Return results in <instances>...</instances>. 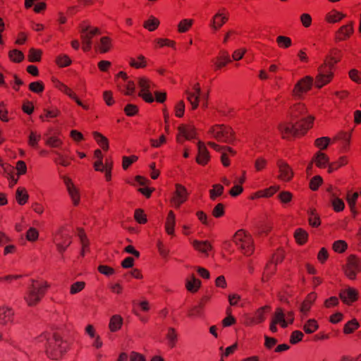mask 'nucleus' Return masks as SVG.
Segmentation results:
<instances>
[{
  "label": "nucleus",
  "mask_w": 361,
  "mask_h": 361,
  "mask_svg": "<svg viewBox=\"0 0 361 361\" xmlns=\"http://www.w3.org/2000/svg\"><path fill=\"white\" fill-rule=\"evenodd\" d=\"M202 314L203 308L198 305L191 307L188 312V316L192 318L201 317Z\"/></svg>",
  "instance_id": "nucleus-61"
},
{
  "label": "nucleus",
  "mask_w": 361,
  "mask_h": 361,
  "mask_svg": "<svg viewBox=\"0 0 361 361\" xmlns=\"http://www.w3.org/2000/svg\"><path fill=\"white\" fill-rule=\"evenodd\" d=\"M285 317L286 314L284 313L283 310L281 307H277L271 321L280 324L282 328H286L288 326V323L285 319Z\"/></svg>",
  "instance_id": "nucleus-30"
},
{
  "label": "nucleus",
  "mask_w": 361,
  "mask_h": 361,
  "mask_svg": "<svg viewBox=\"0 0 361 361\" xmlns=\"http://www.w3.org/2000/svg\"><path fill=\"white\" fill-rule=\"evenodd\" d=\"M233 241L243 255L250 256L255 251L254 240L245 230L240 229L235 232Z\"/></svg>",
  "instance_id": "nucleus-4"
},
{
  "label": "nucleus",
  "mask_w": 361,
  "mask_h": 361,
  "mask_svg": "<svg viewBox=\"0 0 361 361\" xmlns=\"http://www.w3.org/2000/svg\"><path fill=\"white\" fill-rule=\"evenodd\" d=\"M314 117L310 115L307 118H303L299 121L282 122L278 126V130L283 139L291 140L295 137L306 134L307 130L313 126Z\"/></svg>",
  "instance_id": "nucleus-1"
},
{
  "label": "nucleus",
  "mask_w": 361,
  "mask_h": 361,
  "mask_svg": "<svg viewBox=\"0 0 361 361\" xmlns=\"http://www.w3.org/2000/svg\"><path fill=\"white\" fill-rule=\"evenodd\" d=\"M41 341H46L45 353L47 357L51 360L61 359L66 353L68 345L58 333L43 334L39 336Z\"/></svg>",
  "instance_id": "nucleus-2"
},
{
  "label": "nucleus",
  "mask_w": 361,
  "mask_h": 361,
  "mask_svg": "<svg viewBox=\"0 0 361 361\" xmlns=\"http://www.w3.org/2000/svg\"><path fill=\"white\" fill-rule=\"evenodd\" d=\"M189 193L186 188L180 184L175 185V191L171 199V203L175 208H179L181 204L185 203L188 199Z\"/></svg>",
  "instance_id": "nucleus-11"
},
{
  "label": "nucleus",
  "mask_w": 361,
  "mask_h": 361,
  "mask_svg": "<svg viewBox=\"0 0 361 361\" xmlns=\"http://www.w3.org/2000/svg\"><path fill=\"white\" fill-rule=\"evenodd\" d=\"M330 140L331 139L329 137H319L314 140V145L321 150H323L328 147Z\"/></svg>",
  "instance_id": "nucleus-55"
},
{
  "label": "nucleus",
  "mask_w": 361,
  "mask_h": 361,
  "mask_svg": "<svg viewBox=\"0 0 361 361\" xmlns=\"http://www.w3.org/2000/svg\"><path fill=\"white\" fill-rule=\"evenodd\" d=\"M313 79L310 76H305L298 81L293 90V96L297 98H301L304 94L307 93L312 87Z\"/></svg>",
  "instance_id": "nucleus-13"
},
{
  "label": "nucleus",
  "mask_w": 361,
  "mask_h": 361,
  "mask_svg": "<svg viewBox=\"0 0 361 361\" xmlns=\"http://www.w3.org/2000/svg\"><path fill=\"white\" fill-rule=\"evenodd\" d=\"M360 326V324L357 319H353L348 322L343 327V333L345 334H350L353 333Z\"/></svg>",
  "instance_id": "nucleus-48"
},
{
  "label": "nucleus",
  "mask_w": 361,
  "mask_h": 361,
  "mask_svg": "<svg viewBox=\"0 0 361 361\" xmlns=\"http://www.w3.org/2000/svg\"><path fill=\"white\" fill-rule=\"evenodd\" d=\"M159 24V20L154 16H151L147 20L144 22L143 27L149 32H153L158 28Z\"/></svg>",
  "instance_id": "nucleus-39"
},
{
  "label": "nucleus",
  "mask_w": 361,
  "mask_h": 361,
  "mask_svg": "<svg viewBox=\"0 0 361 361\" xmlns=\"http://www.w3.org/2000/svg\"><path fill=\"white\" fill-rule=\"evenodd\" d=\"M224 186L221 184H214L212 189L209 190V197L212 200L214 201L217 197H220L224 193Z\"/></svg>",
  "instance_id": "nucleus-44"
},
{
  "label": "nucleus",
  "mask_w": 361,
  "mask_h": 361,
  "mask_svg": "<svg viewBox=\"0 0 361 361\" xmlns=\"http://www.w3.org/2000/svg\"><path fill=\"white\" fill-rule=\"evenodd\" d=\"M228 15L218 12L214 16L210 25L214 30H217L220 29L221 27L228 21Z\"/></svg>",
  "instance_id": "nucleus-25"
},
{
  "label": "nucleus",
  "mask_w": 361,
  "mask_h": 361,
  "mask_svg": "<svg viewBox=\"0 0 361 361\" xmlns=\"http://www.w3.org/2000/svg\"><path fill=\"white\" fill-rule=\"evenodd\" d=\"M197 155L196 161L198 164L205 166L210 160V155L204 142L199 141L197 142Z\"/></svg>",
  "instance_id": "nucleus-18"
},
{
  "label": "nucleus",
  "mask_w": 361,
  "mask_h": 361,
  "mask_svg": "<svg viewBox=\"0 0 361 361\" xmlns=\"http://www.w3.org/2000/svg\"><path fill=\"white\" fill-rule=\"evenodd\" d=\"M231 62L229 54L225 50L220 51L218 56L212 60L214 71L221 70Z\"/></svg>",
  "instance_id": "nucleus-16"
},
{
  "label": "nucleus",
  "mask_w": 361,
  "mask_h": 361,
  "mask_svg": "<svg viewBox=\"0 0 361 361\" xmlns=\"http://www.w3.org/2000/svg\"><path fill=\"white\" fill-rule=\"evenodd\" d=\"M54 153L57 155V157L54 159L55 164L65 167L70 166L71 161L66 156L63 155L57 151H54Z\"/></svg>",
  "instance_id": "nucleus-53"
},
{
  "label": "nucleus",
  "mask_w": 361,
  "mask_h": 361,
  "mask_svg": "<svg viewBox=\"0 0 361 361\" xmlns=\"http://www.w3.org/2000/svg\"><path fill=\"white\" fill-rule=\"evenodd\" d=\"M339 297L343 303L351 305L358 298V292L353 288H348L341 290Z\"/></svg>",
  "instance_id": "nucleus-19"
},
{
  "label": "nucleus",
  "mask_w": 361,
  "mask_h": 361,
  "mask_svg": "<svg viewBox=\"0 0 361 361\" xmlns=\"http://www.w3.org/2000/svg\"><path fill=\"white\" fill-rule=\"evenodd\" d=\"M112 39L107 36L101 37L97 46V49L100 54H105L109 52L112 49Z\"/></svg>",
  "instance_id": "nucleus-26"
},
{
  "label": "nucleus",
  "mask_w": 361,
  "mask_h": 361,
  "mask_svg": "<svg viewBox=\"0 0 361 361\" xmlns=\"http://www.w3.org/2000/svg\"><path fill=\"white\" fill-rule=\"evenodd\" d=\"M200 94L201 87L199 82L195 83L191 89L185 91L187 100L191 104L192 110H195L198 107Z\"/></svg>",
  "instance_id": "nucleus-15"
},
{
  "label": "nucleus",
  "mask_w": 361,
  "mask_h": 361,
  "mask_svg": "<svg viewBox=\"0 0 361 361\" xmlns=\"http://www.w3.org/2000/svg\"><path fill=\"white\" fill-rule=\"evenodd\" d=\"M279 174L278 178L282 181L288 182L293 177V172L290 166L284 161L280 159L277 161Z\"/></svg>",
  "instance_id": "nucleus-17"
},
{
  "label": "nucleus",
  "mask_w": 361,
  "mask_h": 361,
  "mask_svg": "<svg viewBox=\"0 0 361 361\" xmlns=\"http://www.w3.org/2000/svg\"><path fill=\"white\" fill-rule=\"evenodd\" d=\"M45 144L53 148H59L61 147L63 142L60 138L56 136H51L47 139Z\"/></svg>",
  "instance_id": "nucleus-57"
},
{
  "label": "nucleus",
  "mask_w": 361,
  "mask_h": 361,
  "mask_svg": "<svg viewBox=\"0 0 361 361\" xmlns=\"http://www.w3.org/2000/svg\"><path fill=\"white\" fill-rule=\"evenodd\" d=\"M276 42L279 48L288 49L292 45V40L289 37L279 35L276 37Z\"/></svg>",
  "instance_id": "nucleus-47"
},
{
  "label": "nucleus",
  "mask_w": 361,
  "mask_h": 361,
  "mask_svg": "<svg viewBox=\"0 0 361 361\" xmlns=\"http://www.w3.org/2000/svg\"><path fill=\"white\" fill-rule=\"evenodd\" d=\"M267 309H269V307L267 305L257 309L252 317L247 319L246 324L252 326L263 322L266 319L265 310Z\"/></svg>",
  "instance_id": "nucleus-22"
},
{
  "label": "nucleus",
  "mask_w": 361,
  "mask_h": 361,
  "mask_svg": "<svg viewBox=\"0 0 361 361\" xmlns=\"http://www.w3.org/2000/svg\"><path fill=\"white\" fill-rule=\"evenodd\" d=\"M92 135L95 141L103 149V150L107 151L109 147L108 139L97 131L93 132Z\"/></svg>",
  "instance_id": "nucleus-36"
},
{
  "label": "nucleus",
  "mask_w": 361,
  "mask_h": 361,
  "mask_svg": "<svg viewBox=\"0 0 361 361\" xmlns=\"http://www.w3.org/2000/svg\"><path fill=\"white\" fill-rule=\"evenodd\" d=\"M157 247L159 255L163 258H166L169 254V249L163 243L161 240H158Z\"/></svg>",
  "instance_id": "nucleus-63"
},
{
  "label": "nucleus",
  "mask_w": 361,
  "mask_h": 361,
  "mask_svg": "<svg viewBox=\"0 0 361 361\" xmlns=\"http://www.w3.org/2000/svg\"><path fill=\"white\" fill-rule=\"evenodd\" d=\"M329 161V157L321 151L317 152L312 157V162H314L315 165L321 169L326 168Z\"/></svg>",
  "instance_id": "nucleus-28"
},
{
  "label": "nucleus",
  "mask_w": 361,
  "mask_h": 361,
  "mask_svg": "<svg viewBox=\"0 0 361 361\" xmlns=\"http://www.w3.org/2000/svg\"><path fill=\"white\" fill-rule=\"evenodd\" d=\"M60 111L57 108H52L51 109H44V114L39 116L42 121H45L47 118H53L59 116Z\"/></svg>",
  "instance_id": "nucleus-51"
},
{
  "label": "nucleus",
  "mask_w": 361,
  "mask_h": 361,
  "mask_svg": "<svg viewBox=\"0 0 361 361\" xmlns=\"http://www.w3.org/2000/svg\"><path fill=\"white\" fill-rule=\"evenodd\" d=\"M334 77V72L326 66H320L318 68V74L316 76L314 85L317 88H322L323 86L329 83Z\"/></svg>",
  "instance_id": "nucleus-12"
},
{
  "label": "nucleus",
  "mask_w": 361,
  "mask_h": 361,
  "mask_svg": "<svg viewBox=\"0 0 361 361\" xmlns=\"http://www.w3.org/2000/svg\"><path fill=\"white\" fill-rule=\"evenodd\" d=\"M54 242L56 245L57 250L63 253L71 243L70 232L65 227H61L56 232L54 237Z\"/></svg>",
  "instance_id": "nucleus-7"
},
{
  "label": "nucleus",
  "mask_w": 361,
  "mask_h": 361,
  "mask_svg": "<svg viewBox=\"0 0 361 361\" xmlns=\"http://www.w3.org/2000/svg\"><path fill=\"white\" fill-rule=\"evenodd\" d=\"M353 23L351 21L348 24L341 26L336 33V39L337 41H344L350 38L353 34Z\"/></svg>",
  "instance_id": "nucleus-20"
},
{
  "label": "nucleus",
  "mask_w": 361,
  "mask_h": 361,
  "mask_svg": "<svg viewBox=\"0 0 361 361\" xmlns=\"http://www.w3.org/2000/svg\"><path fill=\"white\" fill-rule=\"evenodd\" d=\"M85 287V283L84 281H76L73 283L70 287V293L75 295L81 292Z\"/></svg>",
  "instance_id": "nucleus-59"
},
{
  "label": "nucleus",
  "mask_w": 361,
  "mask_h": 361,
  "mask_svg": "<svg viewBox=\"0 0 361 361\" xmlns=\"http://www.w3.org/2000/svg\"><path fill=\"white\" fill-rule=\"evenodd\" d=\"M294 238L297 243L302 245L307 241L308 233L305 230L299 228L295 231Z\"/></svg>",
  "instance_id": "nucleus-40"
},
{
  "label": "nucleus",
  "mask_w": 361,
  "mask_h": 361,
  "mask_svg": "<svg viewBox=\"0 0 361 361\" xmlns=\"http://www.w3.org/2000/svg\"><path fill=\"white\" fill-rule=\"evenodd\" d=\"M192 245L195 250L202 253H207V252L211 250L212 248V245L207 240L199 241L195 240L193 241Z\"/></svg>",
  "instance_id": "nucleus-37"
},
{
  "label": "nucleus",
  "mask_w": 361,
  "mask_h": 361,
  "mask_svg": "<svg viewBox=\"0 0 361 361\" xmlns=\"http://www.w3.org/2000/svg\"><path fill=\"white\" fill-rule=\"evenodd\" d=\"M9 59L14 63H20L23 61L25 56L23 53L18 49H12L8 52Z\"/></svg>",
  "instance_id": "nucleus-45"
},
{
  "label": "nucleus",
  "mask_w": 361,
  "mask_h": 361,
  "mask_svg": "<svg viewBox=\"0 0 361 361\" xmlns=\"http://www.w3.org/2000/svg\"><path fill=\"white\" fill-rule=\"evenodd\" d=\"M42 51L40 49L31 48L29 50L27 58L30 62H39L42 59Z\"/></svg>",
  "instance_id": "nucleus-50"
},
{
  "label": "nucleus",
  "mask_w": 361,
  "mask_h": 361,
  "mask_svg": "<svg viewBox=\"0 0 361 361\" xmlns=\"http://www.w3.org/2000/svg\"><path fill=\"white\" fill-rule=\"evenodd\" d=\"M341 58V51L337 49L331 50L322 66H326L333 71L334 66L340 61Z\"/></svg>",
  "instance_id": "nucleus-24"
},
{
  "label": "nucleus",
  "mask_w": 361,
  "mask_h": 361,
  "mask_svg": "<svg viewBox=\"0 0 361 361\" xmlns=\"http://www.w3.org/2000/svg\"><path fill=\"white\" fill-rule=\"evenodd\" d=\"M29 90L36 94H41L44 90V85L42 81H35L29 85Z\"/></svg>",
  "instance_id": "nucleus-52"
},
{
  "label": "nucleus",
  "mask_w": 361,
  "mask_h": 361,
  "mask_svg": "<svg viewBox=\"0 0 361 361\" xmlns=\"http://www.w3.org/2000/svg\"><path fill=\"white\" fill-rule=\"evenodd\" d=\"M208 134L219 142L231 143L235 140L233 129L224 124L213 126L208 131Z\"/></svg>",
  "instance_id": "nucleus-5"
},
{
  "label": "nucleus",
  "mask_w": 361,
  "mask_h": 361,
  "mask_svg": "<svg viewBox=\"0 0 361 361\" xmlns=\"http://www.w3.org/2000/svg\"><path fill=\"white\" fill-rule=\"evenodd\" d=\"M129 64L135 68H143L147 66V59L143 55L140 54L137 56V59L130 58Z\"/></svg>",
  "instance_id": "nucleus-41"
},
{
  "label": "nucleus",
  "mask_w": 361,
  "mask_h": 361,
  "mask_svg": "<svg viewBox=\"0 0 361 361\" xmlns=\"http://www.w3.org/2000/svg\"><path fill=\"white\" fill-rule=\"evenodd\" d=\"M345 17V15L336 10H332L326 16V20L330 23H335L341 21Z\"/></svg>",
  "instance_id": "nucleus-38"
},
{
  "label": "nucleus",
  "mask_w": 361,
  "mask_h": 361,
  "mask_svg": "<svg viewBox=\"0 0 361 361\" xmlns=\"http://www.w3.org/2000/svg\"><path fill=\"white\" fill-rule=\"evenodd\" d=\"M361 272V259L356 255H350L344 267L345 275L350 280H355L357 274Z\"/></svg>",
  "instance_id": "nucleus-8"
},
{
  "label": "nucleus",
  "mask_w": 361,
  "mask_h": 361,
  "mask_svg": "<svg viewBox=\"0 0 361 361\" xmlns=\"http://www.w3.org/2000/svg\"><path fill=\"white\" fill-rule=\"evenodd\" d=\"M350 138H351V133H348V132H341L336 136V139L343 140L344 142L343 147L345 149H348Z\"/></svg>",
  "instance_id": "nucleus-56"
},
{
  "label": "nucleus",
  "mask_w": 361,
  "mask_h": 361,
  "mask_svg": "<svg viewBox=\"0 0 361 361\" xmlns=\"http://www.w3.org/2000/svg\"><path fill=\"white\" fill-rule=\"evenodd\" d=\"M119 90L126 95H133L135 92V84L133 81L126 80V81L118 82Z\"/></svg>",
  "instance_id": "nucleus-27"
},
{
  "label": "nucleus",
  "mask_w": 361,
  "mask_h": 361,
  "mask_svg": "<svg viewBox=\"0 0 361 361\" xmlns=\"http://www.w3.org/2000/svg\"><path fill=\"white\" fill-rule=\"evenodd\" d=\"M49 287L46 281L32 279L24 295L27 305L29 307L37 305L45 295Z\"/></svg>",
  "instance_id": "nucleus-3"
},
{
  "label": "nucleus",
  "mask_w": 361,
  "mask_h": 361,
  "mask_svg": "<svg viewBox=\"0 0 361 361\" xmlns=\"http://www.w3.org/2000/svg\"><path fill=\"white\" fill-rule=\"evenodd\" d=\"M349 78L355 82L361 84V72L358 70L353 68L348 73Z\"/></svg>",
  "instance_id": "nucleus-64"
},
{
  "label": "nucleus",
  "mask_w": 361,
  "mask_h": 361,
  "mask_svg": "<svg viewBox=\"0 0 361 361\" xmlns=\"http://www.w3.org/2000/svg\"><path fill=\"white\" fill-rule=\"evenodd\" d=\"M29 199V195L25 188L19 187L16 192V200L20 205H24Z\"/></svg>",
  "instance_id": "nucleus-32"
},
{
  "label": "nucleus",
  "mask_w": 361,
  "mask_h": 361,
  "mask_svg": "<svg viewBox=\"0 0 361 361\" xmlns=\"http://www.w3.org/2000/svg\"><path fill=\"white\" fill-rule=\"evenodd\" d=\"M358 197L359 193L357 192L352 195L348 194L347 196V202L352 212H355V204Z\"/></svg>",
  "instance_id": "nucleus-60"
},
{
  "label": "nucleus",
  "mask_w": 361,
  "mask_h": 361,
  "mask_svg": "<svg viewBox=\"0 0 361 361\" xmlns=\"http://www.w3.org/2000/svg\"><path fill=\"white\" fill-rule=\"evenodd\" d=\"M156 48H162L164 47H169L176 49V43L175 41L167 38H157L154 40Z\"/></svg>",
  "instance_id": "nucleus-42"
},
{
  "label": "nucleus",
  "mask_w": 361,
  "mask_h": 361,
  "mask_svg": "<svg viewBox=\"0 0 361 361\" xmlns=\"http://www.w3.org/2000/svg\"><path fill=\"white\" fill-rule=\"evenodd\" d=\"M176 142L183 144L185 140H190L196 138L197 132L194 126L190 124H181L178 127Z\"/></svg>",
  "instance_id": "nucleus-10"
},
{
  "label": "nucleus",
  "mask_w": 361,
  "mask_h": 361,
  "mask_svg": "<svg viewBox=\"0 0 361 361\" xmlns=\"http://www.w3.org/2000/svg\"><path fill=\"white\" fill-rule=\"evenodd\" d=\"M308 222L312 227L317 228L320 226L321 219L315 209L308 212Z\"/></svg>",
  "instance_id": "nucleus-34"
},
{
  "label": "nucleus",
  "mask_w": 361,
  "mask_h": 361,
  "mask_svg": "<svg viewBox=\"0 0 361 361\" xmlns=\"http://www.w3.org/2000/svg\"><path fill=\"white\" fill-rule=\"evenodd\" d=\"M332 248L337 253H343L347 250L348 244L345 240H336L333 243Z\"/></svg>",
  "instance_id": "nucleus-54"
},
{
  "label": "nucleus",
  "mask_w": 361,
  "mask_h": 361,
  "mask_svg": "<svg viewBox=\"0 0 361 361\" xmlns=\"http://www.w3.org/2000/svg\"><path fill=\"white\" fill-rule=\"evenodd\" d=\"M177 333L176 329L173 327H170L168 329V332L166 334V338L168 340V343L170 348H173L175 347L176 343L177 342Z\"/></svg>",
  "instance_id": "nucleus-49"
},
{
  "label": "nucleus",
  "mask_w": 361,
  "mask_h": 361,
  "mask_svg": "<svg viewBox=\"0 0 361 361\" xmlns=\"http://www.w3.org/2000/svg\"><path fill=\"white\" fill-rule=\"evenodd\" d=\"M307 109L305 104L296 103L290 107L288 111V115L291 121H299L303 118H307L309 116H306Z\"/></svg>",
  "instance_id": "nucleus-14"
},
{
  "label": "nucleus",
  "mask_w": 361,
  "mask_h": 361,
  "mask_svg": "<svg viewBox=\"0 0 361 361\" xmlns=\"http://www.w3.org/2000/svg\"><path fill=\"white\" fill-rule=\"evenodd\" d=\"M194 23L193 19L185 18L181 20L177 25V31L179 33H185L190 30Z\"/></svg>",
  "instance_id": "nucleus-35"
},
{
  "label": "nucleus",
  "mask_w": 361,
  "mask_h": 361,
  "mask_svg": "<svg viewBox=\"0 0 361 361\" xmlns=\"http://www.w3.org/2000/svg\"><path fill=\"white\" fill-rule=\"evenodd\" d=\"M319 329L317 322L314 319H308L303 326V330L306 334H310Z\"/></svg>",
  "instance_id": "nucleus-43"
},
{
  "label": "nucleus",
  "mask_w": 361,
  "mask_h": 361,
  "mask_svg": "<svg viewBox=\"0 0 361 361\" xmlns=\"http://www.w3.org/2000/svg\"><path fill=\"white\" fill-rule=\"evenodd\" d=\"M55 62L56 65L60 68H65L70 66L72 63V61L70 57L66 54H60L56 59Z\"/></svg>",
  "instance_id": "nucleus-46"
},
{
  "label": "nucleus",
  "mask_w": 361,
  "mask_h": 361,
  "mask_svg": "<svg viewBox=\"0 0 361 361\" xmlns=\"http://www.w3.org/2000/svg\"><path fill=\"white\" fill-rule=\"evenodd\" d=\"M100 34L97 27L86 26L82 28L80 38L82 40V49L84 51H89L92 48V39L97 35Z\"/></svg>",
  "instance_id": "nucleus-9"
},
{
  "label": "nucleus",
  "mask_w": 361,
  "mask_h": 361,
  "mask_svg": "<svg viewBox=\"0 0 361 361\" xmlns=\"http://www.w3.org/2000/svg\"><path fill=\"white\" fill-rule=\"evenodd\" d=\"M138 159V157L135 155H131L129 157L124 156L122 158V167L124 170H127L131 164L135 163Z\"/></svg>",
  "instance_id": "nucleus-58"
},
{
  "label": "nucleus",
  "mask_w": 361,
  "mask_h": 361,
  "mask_svg": "<svg viewBox=\"0 0 361 361\" xmlns=\"http://www.w3.org/2000/svg\"><path fill=\"white\" fill-rule=\"evenodd\" d=\"M176 225V216L173 211H169L165 222V230L168 235H174V227Z\"/></svg>",
  "instance_id": "nucleus-29"
},
{
  "label": "nucleus",
  "mask_w": 361,
  "mask_h": 361,
  "mask_svg": "<svg viewBox=\"0 0 361 361\" xmlns=\"http://www.w3.org/2000/svg\"><path fill=\"white\" fill-rule=\"evenodd\" d=\"M64 183L67 188V190L71 197L73 204L75 206L78 205L80 200L78 190L74 185L72 180L68 177L64 178Z\"/></svg>",
  "instance_id": "nucleus-23"
},
{
  "label": "nucleus",
  "mask_w": 361,
  "mask_h": 361,
  "mask_svg": "<svg viewBox=\"0 0 361 361\" xmlns=\"http://www.w3.org/2000/svg\"><path fill=\"white\" fill-rule=\"evenodd\" d=\"M137 84L140 88L138 96L145 102L152 103L154 101V98L151 92V90L154 87L153 82L146 77H141L138 78Z\"/></svg>",
  "instance_id": "nucleus-6"
},
{
  "label": "nucleus",
  "mask_w": 361,
  "mask_h": 361,
  "mask_svg": "<svg viewBox=\"0 0 361 361\" xmlns=\"http://www.w3.org/2000/svg\"><path fill=\"white\" fill-rule=\"evenodd\" d=\"M201 286L200 279H196L194 275H192L190 279H188L185 283V287L190 293H196Z\"/></svg>",
  "instance_id": "nucleus-33"
},
{
  "label": "nucleus",
  "mask_w": 361,
  "mask_h": 361,
  "mask_svg": "<svg viewBox=\"0 0 361 361\" xmlns=\"http://www.w3.org/2000/svg\"><path fill=\"white\" fill-rule=\"evenodd\" d=\"M14 320L13 310L6 306L0 307V325L6 326L11 324Z\"/></svg>",
  "instance_id": "nucleus-21"
},
{
  "label": "nucleus",
  "mask_w": 361,
  "mask_h": 361,
  "mask_svg": "<svg viewBox=\"0 0 361 361\" xmlns=\"http://www.w3.org/2000/svg\"><path fill=\"white\" fill-rule=\"evenodd\" d=\"M123 319L119 314L113 315L109 321V329L111 332H116L121 329Z\"/></svg>",
  "instance_id": "nucleus-31"
},
{
  "label": "nucleus",
  "mask_w": 361,
  "mask_h": 361,
  "mask_svg": "<svg viewBox=\"0 0 361 361\" xmlns=\"http://www.w3.org/2000/svg\"><path fill=\"white\" fill-rule=\"evenodd\" d=\"M41 139V135L36 132L31 131L29 135L28 145L32 147H36L39 141Z\"/></svg>",
  "instance_id": "nucleus-62"
}]
</instances>
